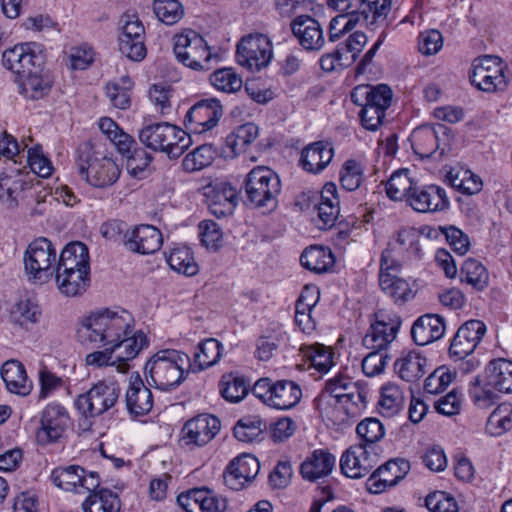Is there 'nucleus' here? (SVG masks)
Segmentation results:
<instances>
[{
	"label": "nucleus",
	"mask_w": 512,
	"mask_h": 512,
	"mask_svg": "<svg viewBox=\"0 0 512 512\" xmlns=\"http://www.w3.org/2000/svg\"><path fill=\"white\" fill-rule=\"evenodd\" d=\"M132 315L124 309H101L83 319L77 329L82 343L109 345L123 350L121 358H135L148 346L147 336L142 331L133 333Z\"/></svg>",
	"instance_id": "1"
},
{
	"label": "nucleus",
	"mask_w": 512,
	"mask_h": 512,
	"mask_svg": "<svg viewBox=\"0 0 512 512\" xmlns=\"http://www.w3.org/2000/svg\"><path fill=\"white\" fill-rule=\"evenodd\" d=\"M191 367L189 356L179 350L162 349L147 361L144 375L149 386L161 391H172L187 378Z\"/></svg>",
	"instance_id": "2"
},
{
	"label": "nucleus",
	"mask_w": 512,
	"mask_h": 512,
	"mask_svg": "<svg viewBox=\"0 0 512 512\" xmlns=\"http://www.w3.org/2000/svg\"><path fill=\"white\" fill-rule=\"evenodd\" d=\"M248 201L256 208L272 212L277 208L281 193L279 176L270 168L258 166L253 168L244 181Z\"/></svg>",
	"instance_id": "3"
},
{
	"label": "nucleus",
	"mask_w": 512,
	"mask_h": 512,
	"mask_svg": "<svg viewBox=\"0 0 512 512\" xmlns=\"http://www.w3.org/2000/svg\"><path fill=\"white\" fill-rule=\"evenodd\" d=\"M77 165L86 181L97 188L113 185L120 176V169L115 161L102 156L89 144H84L78 149Z\"/></svg>",
	"instance_id": "4"
},
{
	"label": "nucleus",
	"mask_w": 512,
	"mask_h": 512,
	"mask_svg": "<svg viewBox=\"0 0 512 512\" xmlns=\"http://www.w3.org/2000/svg\"><path fill=\"white\" fill-rule=\"evenodd\" d=\"M58 255L54 244L40 237L32 241L24 253V267L29 280L46 284L53 279Z\"/></svg>",
	"instance_id": "5"
},
{
	"label": "nucleus",
	"mask_w": 512,
	"mask_h": 512,
	"mask_svg": "<svg viewBox=\"0 0 512 512\" xmlns=\"http://www.w3.org/2000/svg\"><path fill=\"white\" fill-rule=\"evenodd\" d=\"M252 393L265 405L277 410L294 408L302 398L301 387L287 379L273 381L261 378L255 382Z\"/></svg>",
	"instance_id": "6"
},
{
	"label": "nucleus",
	"mask_w": 512,
	"mask_h": 512,
	"mask_svg": "<svg viewBox=\"0 0 512 512\" xmlns=\"http://www.w3.org/2000/svg\"><path fill=\"white\" fill-rule=\"evenodd\" d=\"M507 71V64L500 57L485 55L475 59L469 78L471 84L481 91L502 92L509 83Z\"/></svg>",
	"instance_id": "7"
},
{
	"label": "nucleus",
	"mask_w": 512,
	"mask_h": 512,
	"mask_svg": "<svg viewBox=\"0 0 512 512\" xmlns=\"http://www.w3.org/2000/svg\"><path fill=\"white\" fill-rule=\"evenodd\" d=\"M174 54L179 62L193 70L211 69L212 53L204 38L193 30L174 37Z\"/></svg>",
	"instance_id": "8"
},
{
	"label": "nucleus",
	"mask_w": 512,
	"mask_h": 512,
	"mask_svg": "<svg viewBox=\"0 0 512 512\" xmlns=\"http://www.w3.org/2000/svg\"><path fill=\"white\" fill-rule=\"evenodd\" d=\"M120 387L116 382L100 381L75 400V407L86 418L97 417L118 402Z\"/></svg>",
	"instance_id": "9"
},
{
	"label": "nucleus",
	"mask_w": 512,
	"mask_h": 512,
	"mask_svg": "<svg viewBox=\"0 0 512 512\" xmlns=\"http://www.w3.org/2000/svg\"><path fill=\"white\" fill-rule=\"evenodd\" d=\"M36 440L40 445L60 443L70 427L68 410L61 404L51 402L40 413Z\"/></svg>",
	"instance_id": "10"
},
{
	"label": "nucleus",
	"mask_w": 512,
	"mask_h": 512,
	"mask_svg": "<svg viewBox=\"0 0 512 512\" xmlns=\"http://www.w3.org/2000/svg\"><path fill=\"white\" fill-rule=\"evenodd\" d=\"M272 56V43L264 34H249L237 44L236 61L250 71H259L266 67Z\"/></svg>",
	"instance_id": "11"
},
{
	"label": "nucleus",
	"mask_w": 512,
	"mask_h": 512,
	"mask_svg": "<svg viewBox=\"0 0 512 512\" xmlns=\"http://www.w3.org/2000/svg\"><path fill=\"white\" fill-rule=\"evenodd\" d=\"M44 62L42 45L36 42H25L6 49L2 54V64L19 77L33 69L39 68Z\"/></svg>",
	"instance_id": "12"
},
{
	"label": "nucleus",
	"mask_w": 512,
	"mask_h": 512,
	"mask_svg": "<svg viewBox=\"0 0 512 512\" xmlns=\"http://www.w3.org/2000/svg\"><path fill=\"white\" fill-rule=\"evenodd\" d=\"M223 115V108L215 98L203 99L195 103L187 112L184 124L195 134H202L214 128Z\"/></svg>",
	"instance_id": "13"
},
{
	"label": "nucleus",
	"mask_w": 512,
	"mask_h": 512,
	"mask_svg": "<svg viewBox=\"0 0 512 512\" xmlns=\"http://www.w3.org/2000/svg\"><path fill=\"white\" fill-rule=\"evenodd\" d=\"M122 22L119 51L132 61H142L147 53L144 43L145 30L142 22L134 15H125Z\"/></svg>",
	"instance_id": "14"
},
{
	"label": "nucleus",
	"mask_w": 512,
	"mask_h": 512,
	"mask_svg": "<svg viewBox=\"0 0 512 512\" xmlns=\"http://www.w3.org/2000/svg\"><path fill=\"white\" fill-rule=\"evenodd\" d=\"M375 316L376 320L363 337L362 344L367 349L383 351L395 340L401 326V320L396 315L390 316L382 312Z\"/></svg>",
	"instance_id": "15"
},
{
	"label": "nucleus",
	"mask_w": 512,
	"mask_h": 512,
	"mask_svg": "<svg viewBox=\"0 0 512 512\" xmlns=\"http://www.w3.org/2000/svg\"><path fill=\"white\" fill-rule=\"evenodd\" d=\"M410 468L409 461L402 458L387 461L367 479V490L372 494H380L396 486L408 474Z\"/></svg>",
	"instance_id": "16"
},
{
	"label": "nucleus",
	"mask_w": 512,
	"mask_h": 512,
	"mask_svg": "<svg viewBox=\"0 0 512 512\" xmlns=\"http://www.w3.org/2000/svg\"><path fill=\"white\" fill-rule=\"evenodd\" d=\"M486 333V325L480 320H469L463 323L455 333L449 353L456 359H464L478 346Z\"/></svg>",
	"instance_id": "17"
},
{
	"label": "nucleus",
	"mask_w": 512,
	"mask_h": 512,
	"mask_svg": "<svg viewBox=\"0 0 512 512\" xmlns=\"http://www.w3.org/2000/svg\"><path fill=\"white\" fill-rule=\"evenodd\" d=\"M377 462L376 453L369 451L364 445H354L343 453L340 468L349 478H361L366 476Z\"/></svg>",
	"instance_id": "18"
},
{
	"label": "nucleus",
	"mask_w": 512,
	"mask_h": 512,
	"mask_svg": "<svg viewBox=\"0 0 512 512\" xmlns=\"http://www.w3.org/2000/svg\"><path fill=\"white\" fill-rule=\"evenodd\" d=\"M206 203L218 218L231 215L237 205L238 190L228 182H215L206 187Z\"/></svg>",
	"instance_id": "19"
},
{
	"label": "nucleus",
	"mask_w": 512,
	"mask_h": 512,
	"mask_svg": "<svg viewBox=\"0 0 512 512\" xmlns=\"http://www.w3.org/2000/svg\"><path fill=\"white\" fill-rule=\"evenodd\" d=\"M407 202L415 211L421 213L443 211L450 203L445 189L438 185L415 186Z\"/></svg>",
	"instance_id": "20"
},
{
	"label": "nucleus",
	"mask_w": 512,
	"mask_h": 512,
	"mask_svg": "<svg viewBox=\"0 0 512 512\" xmlns=\"http://www.w3.org/2000/svg\"><path fill=\"white\" fill-rule=\"evenodd\" d=\"M163 244L162 233L153 225L142 224L125 234L124 246L131 252L153 254Z\"/></svg>",
	"instance_id": "21"
},
{
	"label": "nucleus",
	"mask_w": 512,
	"mask_h": 512,
	"mask_svg": "<svg viewBox=\"0 0 512 512\" xmlns=\"http://www.w3.org/2000/svg\"><path fill=\"white\" fill-rule=\"evenodd\" d=\"M440 133H446L445 126L422 125L415 128L410 136L414 153L421 158H429L439 151V155L442 156L446 148L440 143Z\"/></svg>",
	"instance_id": "22"
},
{
	"label": "nucleus",
	"mask_w": 512,
	"mask_h": 512,
	"mask_svg": "<svg viewBox=\"0 0 512 512\" xmlns=\"http://www.w3.org/2000/svg\"><path fill=\"white\" fill-rule=\"evenodd\" d=\"M259 469V462L254 456L241 455L227 466L223 474L224 483L230 489L238 491L256 477Z\"/></svg>",
	"instance_id": "23"
},
{
	"label": "nucleus",
	"mask_w": 512,
	"mask_h": 512,
	"mask_svg": "<svg viewBox=\"0 0 512 512\" xmlns=\"http://www.w3.org/2000/svg\"><path fill=\"white\" fill-rule=\"evenodd\" d=\"M220 421L210 414H200L187 421L182 429L186 444L203 446L209 443L219 432Z\"/></svg>",
	"instance_id": "24"
},
{
	"label": "nucleus",
	"mask_w": 512,
	"mask_h": 512,
	"mask_svg": "<svg viewBox=\"0 0 512 512\" xmlns=\"http://www.w3.org/2000/svg\"><path fill=\"white\" fill-rule=\"evenodd\" d=\"M293 35L307 51H319L325 43L320 23L308 15L297 16L290 24Z\"/></svg>",
	"instance_id": "25"
},
{
	"label": "nucleus",
	"mask_w": 512,
	"mask_h": 512,
	"mask_svg": "<svg viewBox=\"0 0 512 512\" xmlns=\"http://www.w3.org/2000/svg\"><path fill=\"white\" fill-rule=\"evenodd\" d=\"M125 402L128 413L133 417L144 416L151 411L153 407V395L151 390L145 386L139 375L135 378H130Z\"/></svg>",
	"instance_id": "26"
},
{
	"label": "nucleus",
	"mask_w": 512,
	"mask_h": 512,
	"mask_svg": "<svg viewBox=\"0 0 512 512\" xmlns=\"http://www.w3.org/2000/svg\"><path fill=\"white\" fill-rule=\"evenodd\" d=\"M445 329V322L441 316L425 314L414 322L411 328V335L417 345L425 346L441 339Z\"/></svg>",
	"instance_id": "27"
},
{
	"label": "nucleus",
	"mask_w": 512,
	"mask_h": 512,
	"mask_svg": "<svg viewBox=\"0 0 512 512\" xmlns=\"http://www.w3.org/2000/svg\"><path fill=\"white\" fill-rule=\"evenodd\" d=\"M0 375L10 393L22 397L28 396L31 393L33 383L28 379L26 369L20 361H6L0 369Z\"/></svg>",
	"instance_id": "28"
},
{
	"label": "nucleus",
	"mask_w": 512,
	"mask_h": 512,
	"mask_svg": "<svg viewBox=\"0 0 512 512\" xmlns=\"http://www.w3.org/2000/svg\"><path fill=\"white\" fill-rule=\"evenodd\" d=\"M333 156L332 146L327 142L318 141L302 150L299 163L305 171L317 174L328 166Z\"/></svg>",
	"instance_id": "29"
},
{
	"label": "nucleus",
	"mask_w": 512,
	"mask_h": 512,
	"mask_svg": "<svg viewBox=\"0 0 512 512\" xmlns=\"http://www.w3.org/2000/svg\"><path fill=\"white\" fill-rule=\"evenodd\" d=\"M42 311L38 304L29 299H20L7 308V321L14 327L29 330L41 318Z\"/></svg>",
	"instance_id": "30"
},
{
	"label": "nucleus",
	"mask_w": 512,
	"mask_h": 512,
	"mask_svg": "<svg viewBox=\"0 0 512 512\" xmlns=\"http://www.w3.org/2000/svg\"><path fill=\"white\" fill-rule=\"evenodd\" d=\"M178 503L187 512H221L224 505L207 489H193L178 496Z\"/></svg>",
	"instance_id": "31"
},
{
	"label": "nucleus",
	"mask_w": 512,
	"mask_h": 512,
	"mask_svg": "<svg viewBox=\"0 0 512 512\" xmlns=\"http://www.w3.org/2000/svg\"><path fill=\"white\" fill-rule=\"evenodd\" d=\"M76 269L90 271L88 248L81 242H71L63 248L58 256L55 271L73 272Z\"/></svg>",
	"instance_id": "32"
},
{
	"label": "nucleus",
	"mask_w": 512,
	"mask_h": 512,
	"mask_svg": "<svg viewBox=\"0 0 512 512\" xmlns=\"http://www.w3.org/2000/svg\"><path fill=\"white\" fill-rule=\"evenodd\" d=\"M351 101L356 105L367 104L387 110L391 105L392 90L385 84L359 85L352 90Z\"/></svg>",
	"instance_id": "33"
},
{
	"label": "nucleus",
	"mask_w": 512,
	"mask_h": 512,
	"mask_svg": "<svg viewBox=\"0 0 512 512\" xmlns=\"http://www.w3.org/2000/svg\"><path fill=\"white\" fill-rule=\"evenodd\" d=\"M336 458L328 451L315 450L300 466L302 477L309 481H316L322 477L328 476L334 466Z\"/></svg>",
	"instance_id": "34"
},
{
	"label": "nucleus",
	"mask_w": 512,
	"mask_h": 512,
	"mask_svg": "<svg viewBox=\"0 0 512 512\" xmlns=\"http://www.w3.org/2000/svg\"><path fill=\"white\" fill-rule=\"evenodd\" d=\"M487 385L499 392H512V361L496 359L491 361L485 370Z\"/></svg>",
	"instance_id": "35"
},
{
	"label": "nucleus",
	"mask_w": 512,
	"mask_h": 512,
	"mask_svg": "<svg viewBox=\"0 0 512 512\" xmlns=\"http://www.w3.org/2000/svg\"><path fill=\"white\" fill-rule=\"evenodd\" d=\"M90 271L76 270L73 272L55 271L53 278H55L59 291L68 297H75L81 295L86 291L90 284L89 278Z\"/></svg>",
	"instance_id": "36"
},
{
	"label": "nucleus",
	"mask_w": 512,
	"mask_h": 512,
	"mask_svg": "<svg viewBox=\"0 0 512 512\" xmlns=\"http://www.w3.org/2000/svg\"><path fill=\"white\" fill-rule=\"evenodd\" d=\"M20 92L28 99L38 100L46 96L52 87L48 74L38 71V68L18 78Z\"/></svg>",
	"instance_id": "37"
},
{
	"label": "nucleus",
	"mask_w": 512,
	"mask_h": 512,
	"mask_svg": "<svg viewBox=\"0 0 512 512\" xmlns=\"http://www.w3.org/2000/svg\"><path fill=\"white\" fill-rule=\"evenodd\" d=\"M300 262L304 268L322 274L334 266L335 258L330 248L315 245L302 252Z\"/></svg>",
	"instance_id": "38"
},
{
	"label": "nucleus",
	"mask_w": 512,
	"mask_h": 512,
	"mask_svg": "<svg viewBox=\"0 0 512 512\" xmlns=\"http://www.w3.org/2000/svg\"><path fill=\"white\" fill-rule=\"evenodd\" d=\"M394 366L403 380L414 382L426 374L427 359L416 351H409L398 358Z\"/></svg>",
	"instance_id": "39"
},
{
	"label": "nucleus",
	"mask_w": 512,
	"mask_h": 512,
	"mask_svg": "<svg viewBox=\"0 0 512 512\" xmlns=\"http://www.w3.org/2000/svg\"><path fill=\"white\" fill-rule=\"evenodd\" d=\"M103 347L102 351H94L86 356V363L90 366L103 367V366H116L119 372L125 373L129 369L128 361L133 358H121L123 350L113 348L109 345H97Z\"/></svg>",
	"instance_id": "40"
},
{
	"label": "nucleus",
	"mask_w": 512,
	"mask_h": 512,
	"mask_svg": "<svg viewBox=\"0 0 512 512\" xmlns=\"http://www.w3.org/2000/svg\"><path fill=\"white\" fill-rule=\"evenodd\" d=\"M258 135L259 128L256 124L245 123L235 128L226 137V146L234 156L240 155L256 140Z\"/></svg>",
	"instance_id": "41"
},
{
	"label": "nucleus",
	"mask_w": 512,
	"mask_h": 512,
	"mask_svg": "<svg viewBox=\"0 0 512 512\" xmlns=\"http://www.w3.org/2000/svg\"><path fill=\"white\" fill-rule=\"evenodd\" d=\"M170 268L185 276H194L199 271V266L194 258L192 250L184 245L174 247L167 256Z\"/></svg>",
	"instance_id": "42"
},
{
	"label": "nucleus",
	"mask_w": 512,
	"mask_h": 512,
	"mask_svg": "<svg viewBox=\"0 0 512 512\" xmlns=\"http://www.w3.org/2000/svg\"><path fill=\"white\" fill-rule=\"evenodd\" d=\"M223 345L215 338H207L201 341L194 354V365L202 371L217 364L222 356Z\"/></svg>",
	"instance_id": "43"
},
{
	"label": "nucleus",
	"mask_w": 512,
	"mask_h": 512,
	"mask_svg": "<svg viewBox=\"0 0 512 512\" xmlns=\"http://www.w3.org/2000/svg\"><path fill=\"white\" fill-rule=\"evenodd\" d=\"M120 506L117 494L108 489L91 493L82 504L84 512H119Z\"/></svg>",
	"instance_id": "44"
},
{
	"label": "nucleus",
	"mask_w": 512,
	"mask_h": 512,
	"mask_svg": "<svg viewBox=\"0 0 512 512\" xmlns=\"http://www.w3.org/2000/svg\"><path fill=\"white\" fill-rule=\"evenodd\" d=\"M300 351L303 358L320 373H327L334 366V353L330 347L317 343L302 346Z\"/></svg>",
	"instance_id": "45"
},
{
	"label": "nucleus",
	"mask_w": 512,
	"mask_h": 512,
	"mask_svg": "<svg viewBox=\"0 0 512 512\" xmlns=\"http://www.w3.org/2000/svg\"><path fill=\"white\" fill-rule=\"evenodd\" d=\"M446 180L449 185L464 194L472 195L481 191L483 183L481 178L467 169H451Z\"/></svg>",
	"instance_id": "46"
},
{
	"label": "nucleus",
	"mask_w": 512,
	"mask_h": 512,
	"mask_svg": "<svg viewBox=\"0 0 512 512\" xmlns=\"http://www.w3.org/2000/svg\"><path fill=\"white\" fill-rule=\"evenodd\" d=\"M404 395L401 388L394 383H387L381 388L378 410L384 417H392L401 411Z\"/></svg>",
	"instance_id": "47"
},
{
	"label": "nucleus",
	"mask_w": 512,
	"mask_h": 512,
	"mask_svg": "<svg viewBox=\"0 0 512 512\" xmlns=\"http://www.w3.org/2000/svg\"><path fill=\"white\" fill-rule=\"evenodd\" d=\"M191 144V136L186 131L168 123L163 153L170 159H175L180 157Z\"/></svg>",
	"instance_id": "48"
},
{
	"label": "nucleus",
	"mask_w": 512,
	"mask_h": 512,
	"mask_svg": "<svg viewBox=\"0 0 512 512\" xmlns=\"http://www.w3.org/2000/svg\"><path fill=\"white\" fill-rule=\"evenodd\" d=\"M379 284L383 292L396 303H404L414 297L410 284L392 274H379Z\"/></svg>",
	"instance_id": "49"
},
{
	"label": "nucleus",
	"mask_w": 512,
	"mask_h": 512,
	"mask_svg": "<svg viewBox=\"0 0 512 512\" xmlns=\"http://www.w3.org/2000/svg\"><path fill=\"white\" fill-rule=\"evenodd\" d=\"M265 429L266 424L264 421L259 416L253 415L238 420L233 433L237 440L244 443H252L261 439Z\"/></svg>",
	"instance_id": "50"
},
{
	"label": "nucleus",
	"mask_w": 512,
	"mask_h": 512,
	"mask_svg": "<svg viewBox=\"0 0 512 512\" xmlns=\"http://www.w3.org/2000/svg\"><path fill=\"white\" fill-rule=\"evenodd\" d=\"M133 82L129 76H122L117 81L106 85V95L110 103L118 109H128L131 105Z\"/></svg>",
	"instance_id": "51"
},
{
	"label": "nucleus",
	"mask_w": 512,
	"mask_h": 512,
	"mask_svg": "<svg viewBox=\"0 0 512 512\" xmlns=\"http://www.w3.org/2000/svg\"><path fill=\"white\" fill-rule=\"evenodd\" d=\"M415 186L408 176V170L399 169L387 181L386 193L391 200L401 201L406 199L408 201L409 194Z\"/></svg>",
	"instance_id": "52"
},
{
	"label": "nucleus",
	"mask_w": 512,
	"mask_h": 512,
	"mask_svg": "<svg viewBox=\"0 0 512 512\" xmlns=\"http://www.w3.org/2000/svg\"><path fill=\"white\" fill-rule=\"evenodd\" d=\"M167 127L168 122L145 124L139 130V140L147 148L163 153Z\"/></svg>",
	"instance_id": "53"
},
{
	"label": "nucleus",
	"mask_w": 512,
	"mask_h": 512,
	"mask_svg": "<svg viewBox=\"0 0 512 512\" xmlns=\"http://www.w3.org/2000/svg\"><path fill=\"white\" fill-rule=\"evenodd\" d=\"M391 10V0H364L361 8L363 22L371 29L384 23Z\"/></svg>",
	"instance_id": "54"
},
{
	"label": "nucleus",
	"mask_w": 512,
	"mask_h": 512,
	"mask_svg": "<svg viewBox=\"0 0 512 512\" xmlns=\"http://www.w3.org/2000/svg\"><path fill=\"white\" fill-rule=\"evenodd\" d=\"M512 429V405L500 404L487 420L486 430L492 436H500Z\"/></svg>",
	"instance_id": "55"
},
{
	"label": "nucleus",
	"mask_w": 512,
	"mask_h": 512,
	"mask_svg": "<svg viewBox=\"0 0 512 512\" xmlns=\"http://www.w3.org/2000/svg\"><path fill=\"white\" fill-rule=\"evenodd\" d=\"M463 278L466 283L475 289L482 291L489 284V273L486 267L476 259L468 258L464 261L461 268Z\"/></svg>",
	"instance_id": "56"
},
{
	"label": "nucleus",
	"mask_w": 512,
	"mask_h": 512,
	"mask_svg": "<svg viewBox=\"0 0 512 512\" xmlns=\"http://www.w3.org/2000/svg\"><path fill=\"white\" fill-rule=\"evenodd\" d=\"M216 156V150L211 144H203L188 153L183 161L182 167L187 172L199 171L209 166Z\"/></svg>",
	"instance_id": "57"
},
{
	"label": "nucleus",
	"mask_w": 512,
	"mask_h": 512,
	"mask_svg": "<svg viewBox=\"0 0 512 512\" xmlns=\"http://www.w3.org/2000/svg\"><path fill=\"white\" fill-rule=\"evenodd\" d=\"M81 472H84V469L78 465L57 467L51 473V480L63 490L77 492Z\"/></svg>",
	"instance_id": "58"
},
{
	"label": "nucleus",
	"mask_w": 512,
	"mask_h": 512,
	"mask_svg": "<svg viewBox=\"0 0 512 512\" xmlns=\"http://www.w3.org/2000/svg\"><path fill=\"white\" fill-rule=\"evenodd\" d=\"M153 10L159 21L174 25L184 16V8L178 0H153Z\"/></svg>",
	"instance_id": "59"
},
{
	"label": "nucleus",
	"mask_w": 512,
	"mask_h": 512,
	"mask_svg": "<svg viewBox=\"0 0 512 512\" xmlns=\"http://www.w3.org/2000/svg\"><path fill=\"white\" fill-rule=\"evenodd\" d=\"M28 183L20 175L4 174L0 177V198L10 206L17 204V199Z\"/></svg>",
	"instance_id": "60"
},
{
	"label": "nucleus",
	"mask_w": 512,
	"mask_h": 512,
	"mask_svg": "<svg viewBox=\"0 0 512 512\" xmlns=\"http://www.w3.org/2000/svg\"><path fill=\"white\" fill-rule=\"evenodd\" d=\"M211 84L219 91L234 93L241 89L242 78L232 68H222L210 76Z\"/></svg>",
	"instance_id": "61"
},
{
	"label": "nucleus",
	"mask_w": 512,
	"mask_h": 512,
	"mask_svg": "<svg viewBox=\"0 0 512 512\" xmlns=\"http://www.w3.org/2000/svg\"><path fill=\"white\" fill-rule=\"evenodd\" d=\"M364 181V168L354 159L346 160L340 171V183L347 191H355Z\"/></svg>",
	"instance_id": "62"
},
{
	"label": "nucleus",
	"mask_w": 512,
	"mask_h": 512,
	"mask_svg": "<svg viewBox=\"0 0 512 512\" xmlns=\"http://www.w3.org/2000/svg\"><path fill=\"white\" fill-rule=\"evenodd\" d=\"M220 392L227 401L237 403L247 395L248 385L242 377L224 375L220 381Z\"/></svg>",
	"instance_id": "63"
},
{
	"label": "nucleus",
	"mask_w": 512,
	"mask_h": 512,
	"mask_svg": "<svg viewBox=\"0 0 512 512\" xmlns=\"http://www.w3.org/2000/svg\"><path fill=\"white\" fill-rule=\"evenodd\" d=\"M126 168L128 173L135 178H143L152 161V156L142 147H134L130 154H127Z\"/></svg>",
	"instance_id": "64"
}]
</instances>
